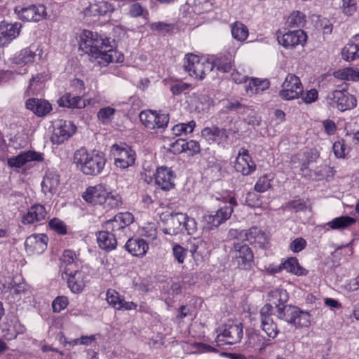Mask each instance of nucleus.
I'll use <instances>...</instances> for the list:
<instances>
[{
    "instance_id": "f257e3e1",
    "label": "nucleus",
    "mask_w": 359,
    "mask_h": 359,
    "mask_svg": "<svg viewBox=\"0 0 359 359\" xmlns=\"http://www.w3.org/2000/svg\"><path fill=\"white\" fill-rule=\"evenodd\" d=\"M80 49L97 60V63L101 66L123 60V56L112 48L108 39H103L97 33L88 30H84L81 36Z\"/></svg>"
},
{
    "instance_id": "f03ea898",
    "label": "nucleus",
    "mask_w": 359,
    "mask_h": 359,
    "mask_svg": "<svg viewBox=\"0 0 359 359\" xmlns=\"http://www.w3.org/2000/svg\"><path fill=\"white\" fill-rule=\"evenodd\" d=\"M73 161L84 175L96 176L103 170L106 158L102 153L88 152L85 148H81L74 152Z\"/></svg>"
},
{
    "instance_id": "7ed1b4c3",
    "label": "nucleus",
    "mask_w": 359,
    "mask_h": 359,
    "mask_svg": "<svg viewBox=\"0 0 359 359\" xmlns=\"http://www.w3.org/2000/svg\"><path fill=\"white\" fill-rule=\"evenodd\" d=\"M233 264L241 269H250L254 265V255L244 238L238 236L231 248Z\"/></svg>"
},
{
    "instance_id": "20e7f679",
    "label": "nucleus",
    "mask_w": 359,
    "mask_h": 359,
    "mask_svg": "<svg viewBox=\"0 0 359 359\" xmlns=\"http://www.w3.org/2000/svg\"><path fill=\"white\" fill-rule=\"evenodd\" d=\"M82 196L86 202L93 205L106 203L111 208H115L119 203L118 196L108 191L105 185L102 184L88 187Z\"/></svg>"
},
{
    "instance_id": "39448f33",
    "label": "nucleus",
    "mask_w": 359,
    "mask_h": 359,
    "mask_svg": "<svg viewBox=\"0 0 359 359\" xmlns=\"http://www.w3.org/2000/svg\"><path fill=\"white\" fill-rule=\"evenodd\" d=\"M133 222V216L128 212L116 215L113 219L104 223V228L117 236L119 240H125L130 235L129 225Z\"/></svg>"
},
{
    "instance_id": "423d86ee",
    "label": "nucleus",
    "mask_w": 359,
    "mask_h": 359,
    "mask_svg": "<svg viewBox=\"0 0 359 359\" xmlns=\"http://www.w3.org/2000/svg\"><path fill=\"white\" fill-rule=\"evenodd\" d=\"M277 317L295 327H308L310 325V315L299 308L292 305L278 306Z\"/></svg>"
},
{
    "instance_id": "0eeeda50",
    "label": "nucleus",
    "mask_w": 359,
    "mask_h": 359,
    "mask_svg": "<svg viewBox=\"0 0 359 359\" xmlns=\"http://www.w3.org/2000/svg\"><path fill=\"white\" fill-rule=\"evenodd\" d=\"M184 68L191 76L201 80L213 69L214 65L205 57H199L196 55L189 53L186 55Z\"/></svg>"
},
{
    "instance_id": "6e6552de",
    "label": "nucleus",
    "mask_w": 359,
    "mask_h": 359,
    "mask_svg": "<svg viewBox=\"0 0 359 359\" xmlns=\"http://www.w3.org/2000/svg\"><path fill=\"white\" fill-rule=\"evenodd\" d=\"M326 102L329 106L337 108L341 111L352 109L357 104L355 96L346 90H334L328 93Z\"/></svg>"
},
{
    "instance_id": "1a4fd4ad",
    "label": "nucleus",
    "mask_w": 359,
    "mask_h": 359,
    "mask_svg": "<svg viewBox=\"0 0 359 359\" xmlns=\"http://www.w3.org/2000/svg\"><path fill=\"white\" fill-rule=\"evenodd\" d=\"M219 334L217 336L216 341L219 345L235 344L243 337V325L241 323L234 324L229 322L219 328Z\"/></svg>"
},
{
    "instance_id": "9d476101",
    "label": "nucleus",
    "mask_w": 359,
    "mask_h": 359,
    "mask_svg": "<svg viewBox=\"0 0 359 359\" xmlns=\"http://www.w3.org/2000/svg\"><path fill=\"white\" fill-rule=\"evenodd\" d=\"M111 152L115 158V165L121 168H127L133 165L135 161V153L126 144H114Z\"/></svg>"
},
{
    "instance_id": "9b49d317",
    "label": "nucleus",
    "mask_w": 359,
    "mask_h": 359,
    "mask_svg": "<svg viewBox=\"0 0 359 359\" xmlns=\"http://www.w3.org/2000/svg\"><path fill=\"white\" fill-rule=\"evenodd\" d=\"M139 116L142 124L150 130L164 129L170 119L168 114H159L151 110L143 111Z\"/></svg>"
},
{
    "instance_id": "f8f14e48",
    "label": "nucleus",
    "mask_w": 359,
    "mask_h": 359,
    "mask_svg": "<svg viewBox=\"0 0 359 359\" xmlns=\"http://www.w3.org/2000/svg\"><path fill=\"white\" fill-rule=\"evenodd\" d=\"M282 86L283 89L279 92V95L284 100L296 99L302 95V84L299 77L294 74H288Z\"/></svg>"
},
{
    "instance_id": "ddd939ff",
    "label": "nucleus",
    "mask_w": 359,
    "mask_h": 359,
    "mask_svg": "<svg viewBox=\"0 0 359 359\" xmlns=\"http://www.w3.org/2000/svg\"><path fill=\"white\" fill-rule=\"evenodd\" d=\"M76 129V126L72 121L58 120L54 125L52 142L57 144L63 143L74 134Z\"/></svg>"
},
{
    "instance_id": "4468645a",
    "label": "nucleus",
    "mask_w": 359,
    "mask_h": 359,
    "mask_svg": "<svg viewBox=\"0 0 359 359\" xmlns=\"http://www.w3.org/2000/svg\"><path fill=\"white\" fill-rule=\"evenodd\" d=\"M15 13L24 21L39 22L46 16V7L43 5H31L27 7L17 6Z\"/></svg>"
},
{
    "instance_id": "2eb2a0df",
    "label": "nucleus",
    "mask_w": 359,
    "mask_h": 359,
    "mask_svg": "<svg viewBox=\"0 0 359 359\" xmlns=\"http://www.w3.org/2000/svg\"><path fill=\"white\" fill-rule=\"evenodd\" d=\"M43 160V154L35 151H28L21 152L16 156H13L7 159V164L10 168H20L28 162L38 161Z\"/></svg>"
},
{
    "instance_id": "dca6fc26",
    "label": "nucleus",
    "mask_w": 359,
    "mask_h": 359,
    "mask_svg": "<svg viewBox=\"0 0 359 359\" xmlns=\"http://www.w3.org/2000/svg\"><path fill=\"white\" fill-rule=\"evenodd\" d=\"M185 218L186 214L171 213L165 220V226L162 229L163 232L170 236L183 233V222Z\"/></svg>"
},
{
    "instance_id": "f3484780",
    "label": "nucleus",
    "mask_w": 359,
    "mask_h": 359,
    "mask_svg": "<svg viewBox=\"0 0 359 359\" xmlns=\"http://www.w3.org/2000/svg\"><path fill=\"white\" fill-rule=\"evenodd\" d=\"M234 168L237 172H241L243 175H249L255 170L256 164L251 159L247 149L241 148L239 150Z\"/></svg>"
},
{
    "instance_id": "a211bd4d",
    "label": "nucleus",
    "mask_w": 359,
    "mask_h": 359,
    "mask_svg": "<svg viewBox=\"0 0 359 359\" xmlns=\"http://www.w3.org/2000/svg\"><path fill=\"white\" fill-rule=\"evenodd\" d=\"M48 237L45 234H32L26 238L25 248L28 254H41L47 247Z\"/></svg>"
},
{
    "instance_id": "6ab92c4d",
    "label": "nucleus",
    "mask_w": 359,
    "mask_h": 359,
    "mask_svg": "<svg viewBox=\"0 0 359 359\" xmlns=\"http://www.w3.org/2000/svg\"><path fill=\"white\" fill-rule=\"evenodd\" d=\"M239 236L244 238L245 242L250 244H257L261 248H264L269 243V238L265 232L257 227H252L247 231H242Z\"/></svg>"
},
{
    "instance_id": "aec40b11",
    "label": "nucleus",
    "mask_w": 359,
    "mask_h": 359,
    "mask_svg": "<svg viewBox=\"0 0 359 359\" xmlns=\"http://www.w3.org/2000/svg\"><path fill=\"white\" fill-rule=\"evenodd\" d=\"M22 28L20 22L8 23L6 21L0 22V46H4L19 34Z\"/></svg>"
},
{
    "instance_id": "412c9836",
    "label": "nucleus",
    "mask_w": 359,
    "mask_h": 359,
    "mask_svg": "<svg viewBox=\"0 0 359 359\" xmlns=\"http://www.w3.org/2000/svg\"><path fill=\"white\" fill-rule=\"evenodd\" d=\"M278 41L286 48H292L306 41V35L302 29L290 31L285 33L281 36H278Z\"/></svg>"
},
{
    "instance_id": "4be33fe9",
    "label": "nucleus",
    "mask_w": 359,
    "mask_h": 359,
    "mask_svg": "<svg viewBox=\"0 0 359 359\" xmlns=\"http://www.w3.org/2000/svg\"><path fill=\"white\" fill-rule=\"evenodd\" d=\"M174 173L166 167L157 169L155 174L156 184L163 190H169L174 187Z\"/></svg>"
},
{
    "instance_id": "5701e85b",
    "label": "nucleus",
    "mask_w": 359,
    "mask_h": 359,
    "mask_svg": "<svg viewBox=\"0 0 359 359\" xmlns=\"http://www.w3.org/2000/svg\"><path fill=\"white\" fill-rule=\"evenodd\" d=\"M60 184V176L57 171L48 170L41 182L42 191L51 195L55 194Z\"/></svg>"
},
{
    "instance_id": "b1692460",
    "label": "nucleus",
    "mask_w": 359,
    "mask_h": 359,
    "mask_svg": "<svg viewBox=\"0 0 359 359\" xmlns=\"http://www.w3.org/2000/svg\"><path fill=\"white\" fill-rule=\"evenodd\" d=\"M114 11L112 4L106 0H94L86 9V15L90 16H101Z\"/></svg>"
},
{
    "instance_id": "393cba45",
    "label": "nucleus",
    "mask_w": 359,
    "mask_h": 359,
    "mask_svg": "<svg viewBox=\"0 0 359 359\" xmlns=\"http://www.w3.org/2000/svg\"><path fill=\"white\" fill-rule=\"evenodd\" d=\"M26 108L32 111L38 116H43L48 114L51 109V104L46 100L29 98L25 102Z\"/></svg>"
},
{
    "instance_id": "a878e982",
    "label": "nucleus",
    "mask_w": 359,
    "mask_h": 359,
    "mask_svg": "<svg viewBox=\"0 0 359 359\" xmlns=\"http://www.w3.org/2000/svg\"><path fill=\"white\" fill-rule=\"evenodd\" d=\"M212 64L217 71L224 73L229 72L234 67V55L230 52L219 54L212 60Z\"/></svg>"
},
{
    "instance_id": "bb28decb",
    "label": "nucleus",
    "mask_w": 359,
    "mask_h": 359,
    "mask_svg": "<svg viewBox=\"0 0 359 359\" xmlns=\"http://www.w3.org/2000/svg\"><path fill=\"white\" fill-rule=\"evenodd\" d=\"M46 211L42 205H34L28 209V211L22 218L24 224H31L44 220L46 217Z\"/></svg>"
},
{
    "instance_id": "cd10ccee",
    "label": "nucleus",
    "mask_w": 359,
    "mask_h": 359,
    "mask_svg": "<svg viewBox=\"0 0 359 359\" xmlns=\"http://www.w3.org/2000/svg\"><path fill=\"white\" fill-rule=\"evenodd\" d=\"M91 100H85L81 96H72L68 93L62 96L57 101L60 107L76 109H83L91 104Z\"/></svg>"
},
{
    "instance_id": "c85d7f7f",
    "label": "nucleus",
    "mask_w": 359,
    "mask_h": 359,
    "mask_svg": "<svg viewBox=\"0 0 359 359\" xmlns=\"http://www.w3.org/2000/svg\"><path fill=\"white\" fill-rule=\"evenodd\" d=\"M67 277L68 287L74 293L81 292L85 287L83 273L79 269L73 270L72 273H64Z\"/></svg>"
},
{
    "instance_id": "c756f323",
    "label": "nucleus",
    "mask_w": 359,
    "mask_h": 359,
    "mask_svg": "<svg viewBox=\"0 0 359 359\" xmlns=\"http://www.w3.org/2000/svg\"><path fill=\"white\" fill-rule=\"evenodd\" d=\"M118 240L116 236L111 232H109L104 229L97 234V241L100 248L107 251H110L116 248Z\"/></svg>"
},
{
    "instance_id": "7c9ffc66",
    "label": "nucleus",
    "mask_w": 359,
    "mask_h": 359,
    "mask_svg": "<svg viewBox=\"0 0 359 359\" xmlns=\"http://www.w3.org/2000/svg\"><path fill=\"white\" fill-rule=\"evenodd\" d=\"M126 250L133 256H144L148 249V244L144 239L136 238H129L125 244Z\"/></svg>"
},
{
    "instance_id": "2f4dec72",
    "label": "nucleus",
    "mask_w": 359,
    "mask_h": 359,
    "mask_svg": "<svg viewBox=\"0 0 359 359\" xmlns=\"http://www.w3.org/2000/svg\"><path fill=\"white\" fill-rule=\"evenodd\" d=\"M233 212V207L224 206L216 211L215 214L207 216V222L212 226L217 227L226 221Z\"/></svg>"
},
{
    "instance_id": "473e14b6",
    "label": "nucleus",
    "mask_w": 359,
    "mask_h": 359,
    "mask_svg": "<svg viewBox=\"0 0 359 359\" xmlns=\"http://www.w3.org/2000/svg\"><path fill=\"white\" fill-rule=\"evenodd\" d=\"M269 344V339L257 332L250 333L246 341L247 348H254L259 352L264 351Z\"/></svg>"
},
{
    "instance_id": "72a5a7b5",
    "label": "nucleus",
    "mask_w": 359,
    "mask_h": 359,
    "mask_svg": "<svg viewBox=\"0 0 359 359\" xmlns=\"http://www.w3.org/2000/svg\"><path fill=\"white\" fill-rule=\"evenodd\" d=\"M61 261L64 273H72L73 270L80 269L78 259L74 252L71 250H65L63 252Z\"/></svg>"
},
{
    "instance_id": "f704fd0d",
    "label": "nucleus",
    "mask_w": 359,
    "mask_h": 359,
    "mask_svg": "<svg viewBox=\"0 0 359 359\" xmlns=\"http://www.w3.org/2000/svg\"><path fill=\"white\" fill-rule=\"evenodd\" d=\"M342 57L344 60L352 61L359 57V34L342 49Z\"/></svg>"
},
{
    "instance_id": "c9c22d12",
    "label": "nucleus",
    "mask_w": 359,
    "mask_h": 359,
    "mask_svg": "<svg viewBox=\"0 0 359 359\" xmlns=\"http://www.w3.org/2000/svg\"><path fill=\"white\" fill-rule=\"evenodd\" d=\"M171 147L178 153L189 151L191 156L200 151V145L198 142L194 140H190L185 143L183 140L180 139L172 144Z\"/></svg>"
},
{
    "instance_id": "e433bc0d",
    "label": "nucleus",
    "mask_w": 359,
    "mask_h": 359,
    "mask_svg": "<svg viewBox=\"0 0 359 359\" xmlns=\"http://www.w3.org/2000/svg\"><path fill=\"white\" fill-rule=\"evenodd\" d=\"M269 86L270 82L267 79L251 78L249 84L245 86V90L247 93L257 94L268 89Z\"/></svg>"
},
{
    "instance_id": "4c0bfd02",
    "label": "nucleus",
    "mask_w": 359,
    "mask_h": 359,
    "mask_svg": "<svg viewBox=\"0 0 359 359\" xmlns=\"http://www.w3.org/2000/svg\"><path fill=\"white\" fill-rule=\"evenodd\" d=\"M284 269L287 272L292 273L297 276L306 275L307 271L305 269L299 266L298 260L295 257L288 258L279 266V270Z\"/></svg>"
},
{
    "instance_id": "58836bf2",
    "label": "nucleus",
    "mask_w": 359,
    "mask_h": 359,
    "mask_svg": "<svg viewBox=\"0 0 359 359\" xmlns=\"http://www.w3.org/2000/svg\"><path fill=\"white\" fill-rule=\"evenodd\" d=\"M355 222V219L349 216H341L333 219L326 224L332 230L345 229Z\"/></svg>"
},
{
    "instance_id": "ea45409f",
    "label": "nucleus",
    "mask_w": 359,
    "mask_h": 359,
    "mask_svg": "<svg viewBox=\"0 0 359 359\" xmlns=\"http://www.w3.org/2000/svg\"><path fill=\"white\" fill-rule=\"evenodd\" d=\"M36 55L33 47L30 46L22 49L13 58V62L18 65H25L33 62Z\"/></svg>"
},
{
    "instance_id": "a19ab883",
    "label": "nucleus",
    "mask_w": 359,
    "mask_h": 359,
    "mask_svg": "<svg viewBox=\"0 0 359 359\" xmlns=\"http://www.w3.org/2000/svg\"><path fill=\"white\" fill-rule=\"evenodd\" d=\"M334 76L341 80L359 81V69H340L334 72Z\"/></svg>"
},
{
    "instance_id": "79ce46f5",
    "label": "nucleus",
    "mask_w": 359,
    "mask_h": 359,
    "mask_svg": "<svg viewBox=\"0 0 359 359\" xmlns=\"http://www.w3.org/2000/svg\"><path fill=\"white\" fill-rule=\"evenodd\" d=\"M201 135L203 137L208 140L216 141L218 137L222 138V137H227L226 134V130L224 128H219L217 126L206 127L201 131Z\"/></svg>"
},
{
    "instance_id": "37998d69",
    "label": "nucleus",
    "mask_w": 359,
    "mask_h": 359,
    "mask_svg": "<svg viewBox=\"0 0 359 359\" xmlns=\"http://www.w3.org/2000/svg\"><path fill=\"white\" fill-rule=\"evenodd\" d=\"M232 36L239 41H244L248 36V29L241 22H235L231 25Z\"/></svg>"
},
{
    "instance_id": "c03bdc74",
    "label": "nucleus",
    "mask_w": 359,
    "mask_h": 359,
    "mask_svg": "<svg viewBox=\"0 0 359 359\" xmlns=\"http://www.w3.org/2000/svg\"><path fill=\"white\" fill-rule=\"evenodd\" d=\"M269 300L273 301V304L278 308L284 304L288 299V294L285 290L276 289L272 290L269 294Z\"/></svg>"
},
{
    "instance_id": "a18cd8bd",
    "label": "nucleus",
    "mask_w": 359,
    "mask_h": 359,
    "mask_svg": "<svg viewBox=\"0 0 359 359\" xmlns=\"http://www.w3.org/2000/svg\"><path fill=\"white\" fill-rule=\"evenodd\" d=\"M196 123L194 121H191L187 123H178L172 127V132L175 136L187 135L193 132Z\"/></svg>"
},
{
    "instance_id": "49530a36",
    "label": "nucleus",
    "mask_w": 359,
    "mask_h": 359,
    "mask_svg": "<svg viewBox=\"0 0 359 359\" xmlns=\"http://www.w3.org/2000/svg\"><path fill=\"white\" fill-rule=\"evenodd\" d=\"M261 327L263 331L271 338H275L278 333V330L276 324L273 322L272 318H266L263 322H261Z\"/></svg>"
},
{
    "instance_id": "de8ad7c7",
    "label": "nucleus",
    "mask_w": 359,
    "mask_h": 359,
    "mask_svg": "<svg viewBox=\"0 0 359 359\" xmlns=\"http://www.w3.org/2000/svg\"><path fill=\"white\" fill-rule=\"evenodd\" d=\"M116 112V109L111 107H106L101 108L97 114L98 120L103 124L110 123Z\"/></svg>"
},
{
    "instance_id": "09e8293b",
    "label": "nucleus",
    "mask_w": 359,
    "mask_h": 359,
    "mask_svg": "<svg viewBox=\"0 0 359 359\" xmlns=\"http://www.w3.org/2000/svg\"><path fill=\"white\" fill-rule=\"evenodd\" d=\"M305 21V15L298 11H293L287 20V22L290 27L303 26Z\"/></svg>"
},
{
    "instance_id": "8fccbe9b",
    "label": "nucleus",
    "mask_w": 359,
    "mask_h": 359,
    "mask_svg": "<svg viewBox=\"0 0 359 359\" xmlns=\"http://www.w3.org/2000/svg\"><path fill=\"white\" fill-rule=\"evenodd\" d=\"M246 107L238 100H227L224 105V109L226 111H236L238 113L244 114Z\"/></svg>"
},
{
    "instance_id": "3c124183",
    "label": "nucleus",
    "mask_w": 359,
    "mask_h": 359,
    "mask_svg": "<svg viewBox=\"0 0 359 359\" xmlns=\"http://www.w3.org/2000/svg\"><path fill=\"white\" fill-rule=\"evenodd\" d=\"M106 299L109 304L111 305L116 309H120L122 306V300L118 293L114 290H108L106 293Z\"/></svg>"
},
{
    "instance_id": "603ef678",
    "label": "nucleus",
    "mask_w": 359,
    "mask_h": 359,
    "mask_svg": "<svg viewBox=\"0 0 359 359\" xmlns=\"http://www.w3.org/2000/svg\"><path fill=\"white\" fill-rule=\"evenodd\" d=\"M332 149L334 155L337 158H344L349 152V148L347 147L344 140L335 142Z\"/></svg>"
},
{
    "instance_id": "864d4df0",
    "label": "nucleus",
    "mask_w": 359,
    "mask_h": 359,
    "mask_svg": "<svg viewBox=\"0 0 359 359\" xmlns=\"http://www.w3.org/2000/svg\"><path fill=\"white\" fill-rule=\"evenodd\" d=\"M271 179L269 177V175H264L257 181L254 187L255 190L259 193L267 191L271 187Z\"/></svg>"
},
{
    "instance_id": "5fc2aeb1",
    "label": "nucleus",
    "mask_w": 359,
    "mask_h": 359,
    "mask_svg": "<svg viewBox=\"0 0 359 359\" xmlns=\"http://www.w3.org/2000/svg\"><path fill=\"white\" fill-rule=\"evenodd\" d=\"M50 228L61 235L67 233V226L65 224L58 218H53L49 222Z\"/></svg>"
},
{
    "instance_id": "6e6d98bb",
    "label": "nucleus",
    "mask_w": 359,
    "mask_h": 359,
    "mask_svg": "<svg viewBox=\"0 0 359 359\" xmlns=\"http://www.w3.org/2000/svg\"><path fill=\"white\" fill-rule=\"evenodd\" d=\"M129 13L132 17L137 18L139 16H142L146 20H147L149 18L148 11L147 10H145L138 3H135L131 5V6L130 8Z\"/></svg>"
},
{
    "instance_id": "4d7b16f0",
    "label": "nucleus",
    "mask_w": 359,
    "mask_h": 359,
    "mask_svg": "<svg viewBox=\"0 0 359 359\" xmlns=\"http://www.w3.org/2000/svg\"><path fill=\"white\" fill-rule=\"evenodd\" d=\"M198 229L197 223L194 218L189 217L186 215L184 222H183V231H185L189 235H194Z\"/></svg>"
},
{
    "instance_id": "13d9d810",
    "label": "nucleus",
    "mask_w": 359,
    "mask_h": 359,
    "mask_svg": "<svg viewBox=\"0 0 359 359\" xmlns=\"http://www.w3.org/2000/svg\"><path fill=\"white\" fill-rule=\"evenodd\" d=\"M342 11L348 16L353 15L357 10L355 0H342Z\"/></svg>"
},
{
    "instance_id": "bf43d9fd",
    "label": "nucleus",
    "mask_w": 359,
    "mask_h": 359,
    "mask_svg": "<svg viewBox=\"0 0 359 359\" xmlns=\"http://www.w3.org/2000/svg\"><path fill=\"white\" fill-rule=\"evenodd\" d=\"M68 305V299L66 297L60 296L56 297L53 303L52 307L54 312L59 313L65 309Z\"/></svg>"
},
{
    "instance_id": "052dcab7",
    "label": "nucleus",
    "mask_w": 359,
    "mask_h": 359,
    "mask_svg": "<svg viewBox=\"0 0 359 359\" xmlns=\"http://www.w3.org/2000/svg\"><path fill=\"white\" fill-rule=\"evenodd\" d=\"M187 250L182 247L178 244H175L172 246V254L177 262L182 264L187 256Z\"/></svg>"
},
{
    "instance_id": "680f3d73",
    "label": "nucleus",
    "mask_w": 359,
    "mask_h": 359,
    "mask_svg": "<svg viewBox=\"0 0 359 359\" xmlns=\"http://www.w3.org/2000/svg\"><path fill=\"white\" fill-rule=\"evenodd\" d=\"M306 246V241L304 238L299 237L292 241L290 245V249L294 253L299 252Z\"/></svg>"
},
{
    "instance_id": "e2e57ef3",
    "label": "nucleus",
    "mask_w": 359,
    "mask_h": 359,
    "mask_svg": "<svg viewBox=\"0 0 359 359\" xmlns=\"http://www.w3.org/2000/svg\"><path fill=\"white\" fill-rule=\"evenodd\" d=\"M152 30H156L161 32L167 33L172 29L171 24H168L162 22H154L150 25Z\"/></svg>"
},
{
    "instance_id": "0e129e2a",
    "label": "nucleus",
    "mask_w": 359,
    "mask_h": 359,
    "mask_svg": "<svg viewBox=\"0 0 359 359\" xmlns=\"http://www.w3.org/2000/svg\"><path fill=\"white\" fill-rule=\"evenodd\" d=\"M156 229L154 224H148L142 228V235L151 239L156 238Z\"/></svg>"
},
{
    "instance_id": "69168bd1",
    "label": "nucleus",
    "mask_w": 359,
    "mask_h": 359,
    "mask_svg": "<svg viewBox=\"0 0 359 359\" xmlns=\"http://www.w3.org/2000/svg\"><path fill=\"white\" fill-rule=\"evenodd\" d=\"M205 243L202 240L196 241L194 243H191L189 251L193 256H194L196 253L202 255L203 252L202 248H205Z\"/></svg>"
},
{
    "instance_id": "338daca9",
    "label": "nucleus",
    "mask_w": 359,
    "mask_h": 359,
    "mask_svg": "<svg viewBox=\"0 0 359 359\" xmlns=\"http://www.w3.org/2000/svg\"><path fill=\"white\" fill-rule=\"evenodd\" d=\"M318 93L316 89H311L304 95H302V100L305 103L310 104L318 99Z\"/></svg>"
},
{
    "instance_id": "774afa93",
    "label": "nucleus",
    "mask_w": 359,
    "mask_h": 359,
    "mask_svg": "<svg viewBox=\"0 0 359 359\" xmlns=\"http://www.w3.org/2000/svg\"><path fill=\"white\" fill-rule=\"evenodd\" d=\"M41 80V76L36 75V76H33L29 81V85L28 86V92L34 93L35 90H38V87L40 86Z\"/></svg>"
}]
</instances>
